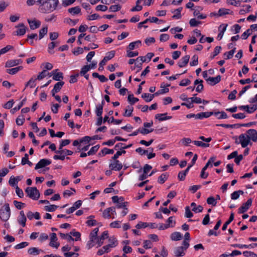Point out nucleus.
I'll list each match as a JSON object with an SVG mask.
<instances>
[{"label":"nucleus","mask_w":257,"mask_h":257,"mask_svg":"<svg viewBox=\"0 0 257 257\" xmlns=\"http://www.w3.org/2000/svg\"><path fill=\"white\" fill-rule=\"evenodd\" d=\"M113 163L109 164V167L111 170L115 171H119L122 168V164L117 160H114Z\"/></svg>","instance_id":"9d476101"},{"label":"nucleus","mask_w":257,"mask_h":257,"mask_svg":"<svg viewBox=\"0 0 257 257\" xmlns=\"http://www.w3.org/2000/svg\"><path fill=\"white\" fill-rule=\"evenodd\" d=\"M185 216L187 218H191L193 216V213L190 210V209L189 206H186L185 207Z\"/></svg>","instance_id":"603ef678"},{"label":"nucleus","mask_w":257,"mask_h":257,"mask_svg":"<svg viewBox=\"0 0 257 257\" xmlns=\"http://www.w3.org/2000/svg\"><path fill=\"white\" fill-rule=\"evenodd\" d=\"M14 103V101L13 99H11L8 101L6 104H4L3 107L6 109H10L13 107V105Z\"/></svg>","instance_id":"bf43d9fd"},{"label":"nucleus","mask_w":257,"mask_h":257,"mask_svg":"<svg viewBox=\"0 0 257 257\" xmlns=\"http://www.w3.org/2000/svg\"><path fill=\"white\" fill-rule=\"evenodd\" d=\"M213 112H202L196 114V119H202L203 118H207L213 115Z\"/></svg>","instance_id":"6ab92c4d"},{"label":"nucleus","mask_w":257,"mask_h":257,"mask_svg":"<svg viewBox=\"0 0 257 257\" xmlns=\"http://www.w3.org/2000/svg\"><path fill=\"white\" fill-rule=\"evenodd\" d=\"M28 245H29V243L28 242L24 241V242H22L19 244H17L15 246V248L17 249H19L23 248L28 246Z\"/></svg>","instance_id":"4d7b16f0"},{"label":"nucleus","mask_w":257,"mask_h":257,"mask_svg":"<svg viewBox=\"0 0 257 257\" xmlns=\"http://www.w3.org/2000/svg\"><path fill=\"white\" fill-rule=\"evenodd\" d=\"M233 139L235 140V143L236 144H240L242 148H245L248 145H252V143L248 138V136L245 134H240L238 138L236 136H234L233 137Z\"/></svg>","instance_id":"f03ea898"},{"label":"nucleus","mask_w":257,"mask_h":257,"mask_svg":"<svg viewBox=\"0 0 257 257\" xmlns=\"http://www.w3.org/2000/svg\"><path fill=\"white\" fill-rule=\"evenodd\" d=\"M193 15L194 16L197 17V18L199 19H204L206 18V15H202V14L200 15L199 13V11H198L197 10H194Z\"/></svg>","instance_id":"864d4df0"},{"label":"nucleus","mask_w":257,"mask_h":257,"mask_svg":"<svg viewBox=\"0 0 257 257\" xmlns=\"http://www.w3.org/2000/svg\"><path fill=\"white\" fill-rule=\"evenodd\" d=\"M251 203L252 199L251 198L248 199L245 203H243L242 206L239 208L238 213H243L246 212L251 205Z\"/></svg>","instance_id":"423d86ee"},{"label":"nucleus","mask_w":257,"mask_h":257,"mask_svg":"<svg viewBox=\"0 0 257 257\" xmlns=\"http://www.w3.org/2000/svg\"><path fill=\"white\" fill-rule=\"evenodd\" d=\"M184 250L185 249H183L182 246H179L176 248L175 253L176 256H183L185 254V253L184 252Z\"/></svg>","instance_id":"7c9ffc66"},{"label":"nucleus","mask_w":257,"mask_h":257,"mask_svg":"<svg viewBox=\"0 0 257 257\" xmlns=\"http://www.w3.org/2000/svg\"><path fill=\"white\" fill-rule=\"evenodd\" d=\"M23 68V67L22 66H20L15 68L7 69V72L10 74L14 75L22 70Z\"/></svg>","instance_id":"a878e982"},{"label":"nucleus","mask_w":257,"mask_h":257,"mask_svg":"<svg viewBox=\"0 0 257 257\" xmlns=\"http://www.w3.org/2000/svg\"><path fill=\"white\" fill-rule=\"evenodd\" d=\"M27 218L25 215L24 211H21L20 212V217L18 219V222L22 225L23 227H25L26 225V222Z\"/></svg>","instance_id":"a211bd4d"},{"label":"nucleus","mask_w":257,"mask_h":257,"mask_svg":"<svg viewBox=\"0 0 257 257\" xmlns=\"http://www.w3.org/2000/svg\"><path fill=\"white\" fill-rule=\"evenodd\" d=\"M221 80V76L218 75L215 77H209L206 79V81L211 85H214L217 83H219Z\"/></svg>","instance_id":"2eb2a0df"},{"label":"nucleus","mask_w":257,"mask_h":257,"mask_svg":"<svg viewBox=\"0 0 257 257\" xmlns=\"http://www.w3.org/2000/svg\"><path fill=\"white\" fill-rule=\"evenodd\" d=\"M170 237L172 240L178 241L182 239V235L179 232H174L171 234Z\"/></svg>","instance_id":"5701e85b"},{"label":"nucleus","mask_w":257,"mask_h":257,"mask_svg":"<svg viewBox=\"0 0 257 257\" xmlns=\"http://www.w3.org/2000/svg\"><path fill=\"white\" fill-rule=\"evenodd\" d=\"M127 99L131 105L134 104L136 102L139 101V99L138 98L134 97L133 94L128 95Z\"/></svg>","instance_id":"a19ab883"},{"label":"nucleus","mask_w":257,"mask_h":257,"mask_svg":"<svg viewBox=\"0 0 257 257\" xmlns=\"http://www.w3.org/2000/svg\"><path fill=\"white\" fill-rule=\"evenodd\" d=\"M155 94H151L147 93H144L142 95V97L144 98L146 102H150L154 97Z\"/></svg>","instance_id":"cd10ccee"},{"label":"nucleus","mask_w":257,"mask_h":257,"mask_svg":"<svg viewBox=\"0 0 257 257\" xmlns=\"http://www.w3.org/2000/svg\"><path fill=\"white\" fill-rule=\"evenodd\" d=\"M58 206L56 205H50L49 206H45L44 207V209L46 211L49 212H53L57 208Z\"/></svg>","instance_id":"79ce46f5"},{"label":"nucleus","mask_w":257,"mask_h":257,"mask_svg":"<svg viewBox=\"0 0 257 257\" xmlns=\"http://www.w3.org/2000/svg\"><path fill=\"white\" fill-rule=\"evenodd\" d=\"M191 83V81L188 79H184L181 81L179 85L181 86H186Z\"/></svg>","instance_id":"774afa93"},{"label":"nucleus","mask_w":257,"mask_h":257,"mask_svg":"<svg viewBox=\"0 0 257 257\" xmlns=\"http://www.w3.org/2000/svg\"><path fill=\"white\" fill-rule=\"evenodd\" d=\"M41 252H43V250L35 247H31L28 250V253L33 255H38Z\"/></svg>","instance_id":"aec40b11"},{"label":"nucleus","mask_w":257,"mask_h":257,"mask_svg":"<svg viewBox=\"0 0 257 257\" xmlns=\"http://www.w3.org/2000/svg\"><path fill=\"white\" fill-rule=\"evenodd\" d=\"M111 211H114L113 208H108L105 209L102 213V216L104 218H110L111 217V214L110 212Z\"/></svg>","instance_id":"c756f323"},{"label":"nucleus","mask_w":257,"mask_h":257,"mask_svg":"<svg viewBox=\"0 0 257 257\" xmlns=\"http://www.w3.org/2000/svg\"><path fill=\"white\" fill-rule=\"evenodd\" d=\"M26 100V98H25L19 104V105H18V106L17 107H15V108H14L13 109H12L11 111L13 112V113H14V112L15 111H17L18 110H19V109H20V108L23 106V105H24V103L25 102Z\"/></svg>","instance_id":"de8ad7c7"},{"label":"nucleus","mask_w":257,"mask_h":257,"mask_svg":"<svg viewBox=\"0 0 257 257\" xmlns=\"http://www.w3.org/2000/svg\"><path fill=\"white\" fill-rule=\"evenodd\" d=\"M51 163V161L48 159H41L36 165L35 169L38 170L39 169L44 168L48 165H49Z\"/></svg>","instance_id":"1a4fd4ad"},{"label":"nucleus","mask_w":257,"mask_h":257,"mask_svg":"<svg viewBox=\"0 0 257 257\" xmlns=\"http://www.w3.org/2000/svg\"><path fill=\"white\" fill-rule=\"evenodd\" d=\"M17 30L15 32V35L23 36L26 32L27 28L23 23H20L16 27Z\"/></svg>","instance_id":"6e6552de"},{"label":"nucleus","mask_w":257,"mask_h":257,"mask_svg":"<svg viewBox=\"0 0 257 257\" xmlns=\"http://www.w3.org/2000/svg\"><path fill=\"white\" fill-rule=\"evenodd\" d=\"M115 55V52L114 51H111L108 52L107 54V55L105 56L103 59L99 63V67L98 68V70L102 71L103 70V66H104L107 61L111 59Z\"/></svg>","instance_id":"39448f33"},{"label":"nucleus","mask_w":257,"mask_h":257,"mask_svg":"<svg viewBox=\"0 0 257 257\" xmlns=\"http://www.w3.org/2000/svg\"><path fill=\"white\" fill-rule=\"evenodd\" d=\"M72 52L74 55L77 56L83 53V49L78 47L74 49Z\"/></svg>","instance_id":"6e6d98bb"},{"label":"nucleus","mask_w":257,"mask_h":257,"mask_svg":"<svg viewBox=\"0 0 257 257\" xmlns=\"http://www.w3.org/2000/svg\"><path fill=\"white\" fill-rule=\"evenodd\" d=\"M37 78L34 79L33 78H31L29 81L26 84L25 87L30 86L31 88H33L36 86V81Z\"/></svg>","instance_id":"f704fd0d"},{"label":"nucleus","mask_w":257,"mask_h":257,"mask_svg":"<svg viewBox=\"0 0 257 257\" xmlns=\"http://www.w3.org/2000/svg\"><path fill=\"white\" fill-rule=\"evenodd\" d=\"M230 10L227 9H220L218 11V13L217 14L218 16H222L225 15L230 14Z\"/></svg>","instance_id":"37998d69"},{"label":"nucleus","mask_w":257,"mask_h":257,"mask_svg":"<svg viewBox=\"0 0 257 257\" xmlns=\"http://www.w3.org/2000/svg\"><path fill=\"white\" fill-rule=\"evenodd\" d=\"M58 0H48L40 5L39 11L42 13H49L56 9L58 5Z\"/></svg>","instance_id":"f257e3e1"},{"label":"nucleus","mask_w":257,"mask_h":257,"mask_svg":"<svg viewBox=\"0 0 257 257\" xmlns=\"http://www.w3.org/2000/svg\"><path fill=\"white\" fill-rule=\"evenodd\" d=\"M68 12L72 15L78 14L81 12V9L79 7H75L68 9Z\"/></svg>","instance_id":"2f4dec72"},{"label":"nucleus","mask_w":257,"mask_h":257,"mask_svg":"<svg viewBox=\"0 0 257 257\" xmlns=\"http://www.w3.org/2000/svg\"><path fill=\"white\" fill-rule=\"evenodd\" d=\"M243 194V191L242 190L234 191L231 194V198L233 200H235L239 198L240 194Z\"/></svg>","instance_id":"72a5a7b5"},{"label":"nucleus","mask_w":257,"mask_h":257,"mask_svg":"<svg viewBox=\"0 0 257 257\" xmlns=\"http://www.w3.org/2000/svg\"><path fill=\"white\" fill-rule=\"evenodd\" d=\"M190 59L189 55H186L182 57L178 62V65L179 67L182 68L187 65Z\"/></svg>","instance_id":"4468645a"},{"label":"nucleus","mask_w":257,"mask_h":257,"mask_svg":"<svg viewBox=\"0 0 257 257\" xmlns=\"http://www.w3.org/2000/svg\"><path fill=\"white\" fill-rule=\"evenodd\" d=\"M50 76H52L53 79L55 81H61V80L63 79V74L62 72H58L56 74L53 72H50Z\"/></svg>","instance_id":"412c9836"},{"label":"nucleus","mask_w":257,"mask_h":257,"mask_svg":"<svg viewBox=\"0 0 257 257\" xmlns=\"http://www.w3.org/2000/svg\"><path fill=\"white\" fill-rule=\"evenodd\" d=\"M193 143L194 145H196L197 146L201 147L203 148H206V147H208L209 146V144L204 143L201 141H193Z\"/></svg>","instance_id":"c03bdc74"},{"label":"nucleus","mask_w":257,"mask_h":257,"mask_svg":"<svg viewBox=\"0 0 257 257\" xmlns=\"http://www.w3.org/2000/svg\"><path fill=\"white\" fill-rule=\"evenodd\" d=\"M148 227V223L147 222H143L142 221H140L136 225V227L137 229H140L142 228H146Z\"/></svg>","instance_id":"680f3d73"},{"label":"nucleus","mask_w":257,"mask_h":257,"mask_svg":"<svg viewBox=\"0 0 257 257\" xmlns=\"http://www.w3.org/2000/svg\"><path fill=\"white\" fill-rule=\"evenodd\" d=\"M108 237V231H105L103 232L101 236L99 237H97V243L98 244L97 247L101 246L103 243V241L105 239L107 238Z\"/></svg>","instance_id":"ddd939ff"},{"label":"nucleus","mask_w":257,"mask_h":257,"mask_svg":"<svg viewBox=\"0 0 257 257\" xmlns=\"http://www.w3.org/2000/svg\"><path fill=\"white\" fill-rule=\"evenodd\" d=\"M48 32V27H45L40 29L39 31V39H42Z\"/></svg>","instance_id":"58836bf2"},{"label":"nucleus","mask_w":257,"mask_h":257,"mask_svg":"<svg viewBox=\"0 0 257 257\" xmlns=\"http://www.w3.org/2000/svg\"><path fill=\"white\" fill-rule=\"evenodd\" d=\"M167 113H158L156 114V119H158L159 121H162L167 119H170L172 118V116H167Z\"/></svg>","instance_id":"f3484780"},{"label":"nucleus","mask_w":257,"mask_h":257,"mask_svg":"<svg viewBox=\"0 0 257 257\" xmlns=\"http://www.w3.org/2000/svg\"><path fill=\"white\" fill-rule=\"evenodd\" d=\"M100 146L99 145H97L91 148V149L87 152L88 156L92 155L95 154L98 150Z\"/></svg>","instance_id":"e433bc0d"},{"label":"nucleus","mask_w":257,"mask_h":257,"mask_svg":"<svg viewBox=\"0 0 257 257\" xmlns=\"http://www.w3.org/2000/svg\"><path fill=\"white\" fill-rule=\"evenodd\" d=\"M235 50H236V48L234 47L231 50L229 51L228 52L224 53V55H226V59H231L234 53H235Z\"/></svg>","instance_id":"3c124183"},{"label":"nucleus","mask_w":257,"mask_h":257,"mask_svg":"<svg viewBox=\"0 0 257 257\" xmlns=\"http://www.w3.org/2000/svg\"><path fill=\"white\" fill-rule=\"evenodd\" d=\"M11 216V210L8 203H6L0 209V219L3 221H7Z\"/></svg>","instance_id":"7ed1b4c3"},{"label":"nucleus","mask_w":257,"mask_h":257,"mask_svg":"<svg viewBox=\"0 0 257 257\" xmlns=\"http://www.w3.org/2000/svg\"><path fill=\"white\" fill-rule=\"evenodd\" d=\"M221 49V46H216L214 49L213 55L210 56V58L213 59L217 56L220 53Z\"/></svg>","instance_id":"8fccbe9b"},{"label":"nucleus","mask_w":257,"mask_h":257,"mask_svg":"<svg viewBox=\"0 0 257 257\" xmlns=\"http://www.w3.org/2000/svg\"><path fill=\"white\" fill-rule=\"evenodd\" d=\"M132 146H133L132 144H130L128 145H125V144H124L123 143H118L116 145H115V146H114V149L116 150H118L119 149V150H124L125 149L131 148Z\"/></svg>","instance_id":"4be33fe9"},{"label":"nucleus","mask_w":257,"mask_h":257,"mask_svg":"<svg viewBox=\"0 0 257 257\" xmlns=\"http://www.w3.org/2000/svg\"><path fill=\"white\" fill-rule=\"evenodd\" d=\"M101 153H102V156L107 154H112L114 153V150L112 149H109L107 148H104L101 150Z\"/></svg>","instance_id":"a18cd8bd"},{"label":"nucleus","mask_w":257,"mask_h":257,"mask_svg":"<svg viewBox=\"0 0 257 257\" xmlns=\"http://www.w3.org/2000/svg\"><path fill=\"white\" fill-rule=\"evenodd\" d=\"M201 22L200 21H197L194 18L191 19L189 21V24L191 27H196L198 25L200 24Z\"/></svg>","instance_id":"052dcab7"},{"label":"nucleus","mask_w":257,"mask_h":257,"mask_svg":"<svg viewBox=\"0 0 257 257\" xmlns=\"http://www.w3.org/2000/svg\"><path fill=\"white\" fill-rule=\"evenodd\" d=\"M111 244H108L103 246L102 248L98 250L97 253V254L99 255H101L103 254L104 252H108L109 251L110 246H111Z\"/></svg>","instance_id":"393cba45"},{"label":"nucleus","mask_w":257,"mask_h":257,"mask_svg":"<svg viewBox=\"0 0 257 257\" xmlns=\"http://www.w3.org/2000/svg\"><path fill=\"white\" fill-rule=\"evenodd\" d=\"M143 0H137L136 2V6L133 8L131 9L132 12H135V11H140L142 10L143 7L142 6L140 5V4L141 3V2Z\"/></svg>","instance_id":"c9c22d12"},{"label":"nucleus","mask_w":257,"mask_h":257,"mask_svg":"<svg viewBox=\"0 0 257 257\" xmlns=\"http://www.w3.org/2000/svg\"><path fill=\"white\" fill-rule=\"evenodd\" d=\"M141 44V41L140 40H138L130 43L127 49H129L130 50H134L135 48H138Z\"/></svg>","instance_id":"b1692460"},{"label":"nucleus","mask_w":257,"mask_h":257,"mask_svg":"<svg viewBox=\"0 0 257 257\" xmlns=\"http://www.w3.org/2000/svg\"><path fill=\"white\" fill-rule=\"evenodd\" d=\"M196 204L194 202H192L191 203V206L193 207L192 211L196 212H201L203 209V207L201 205H198V206H196Z\"/></svg>","instance_id":"bb28decb"},{"label":"nucleus","mask_w":257,"mask_h":257,"mask_svg":"<svg viewBox=\"0 0 257 257\" xmlns=\"http://www.w3.org/2000/svg\"><path fill=\"white\" fill-rule=\"evenodd\" d=\"M168 175L167 174H162L159 178L158 182L160 184H163L168 179Z\"/></svg>","instance_id":"ea45409f"},{"label":"nucleus","mask_w":257,"mask_h":257,"mask_svg":"<svg viewBox=\"0 0 257 257\" xmlns=\"http://www.w3.org/2000/svg\"><path fill=\"white\" fill-rule=\"evenodd\" d=\"M246 136L249 140L253 142L257 141V131L254 129H250L246 131Z\"/></svg>","instance_id":"0eeeda50"},{"label":"nucleus","mask_w":257,"mask_h":257,"mask_svg":"<svg viewBox=\"0 0 257 257\" xmlns=\"http://www.w3.org/2000/svg\"><path fill=\"white\" fill-rule=\"evenodd\" d=\"M182 10V8L180 7L178 9H177L174 10V12H172V13L176 12V14L173 16L172 18L173 19H179L181 18V12Z\"/></svg>","instance_id":"4c0bfd02"},{"label":"nucleus","mask_w":257,"mask_h":257,"mask_svg":"<svg viewBox=\"0 0 257 257\" xmlns=\"http://www.w3.org/2000/svg\"><path fill=\"white\" fill-rule=\"evenodd\" d=\"M25 192L27 196L33 200H38L40 196L39 191L36 187H27L25 189Z\"/></svg>","instance_id":"20e7f679"},{"label":"nucleus","mask_w":257,"mask_h":257,"mask_svg":"<svg viewBox=\"0 0 257 257\" xmlns=\"http://www.w3.org/2000/svg\"><path fill=\"white\" fill-rule=\"evenodd\" d=\"M51 241L49 245L52 246L57 248L59 246V243L56 241L57 240V235L55 233H51L50 234Z\"/></svg>","instance_id":"f8f14e48"},{"label":"nucleus","mask_w":257,"mask_h":257,"mask_svg":"<svg viewBox=\"0 0 257 257\" xmlns=\"http://www.w3.org/2000/svg\"><path fill=\"white\" fill-rule=\"evenodd\" d=\"M103 107L101 105H97L96 106V114L97 116H100L102 115Z\"/></svg>","instance_id":"69168bd1"},{"label":"nucleus","mask_w":257,"mask_h":257,"mask_svg":"<svg viewBox=\"0 0 257 257\" xmlns=\"http://www.w3.org/2000/svg\"><path fill=\"white\" fill-rule=\"evenodd\" d=\"M47 75V71L46 70H43L41 72H40L39 75L37 76L36 78L37 80H41L45 78Z\"/></svg>","instance_id":"13d9d810"},{"label":"nucleus","mask_w":257,"mask_h":257,"mask_svg":"<svg viewBox=\"0 0 257 257\" xmlns=\"http://www.w3.org/2000/svg\"><path fill=\"white\" fill-rule=\"evenodd\" d=\"M207 203L208 204L212 205L213 206H215L217 204L216 199L212 196L209 197L207 199Z\"/></svg>","instance_id":"49530a36"},{"label":"nucleus","mask_w":257,"mask_h":257,"mask_svg":"<svg viewBox=\"0 0 257 257\" xmlns=\"http://www.w3.org/2000/svg\"><path fill=\"white\" fill-rule=\"evenodd\" d=\"M198 56L196 55H194L192 57V61L190 62V65L191 66L197 65L198 64Z\"/></svg>","instance_id":"09e8293b"},{"label":"nucleus","mask_w":257,"mask_h":257,"mask_svg":"<svg viewBox=\"0 0 257 257\" xmlns=\"http://www.w3.org/2000/svg\"><path fill=\"white\" fill-rule=\"evenodd\" d=\"M121 6L119 5H112L109 7V10L112 12H117L120 10Z\"/></svg>","instance_id":"338daca9"},{"label":"nucleus","mask_w":257,"mask_h":257,"mask_svg":"<svg viewBox=\"0 0 257 257\" xmlns=\"http://www.w3.org/2000/svg\"><path fill=\"white\" fill-rule=\"evenodd\" d=\"M64 84V82L63 81H59L56 83L54 86L53 89L51 91L52 95H54V94L59 92Z\"/></svg>","instance_id":"dca6fc26"},{"label":"nucleus","mask_w":257,"mask_h":257,"mask_svg":"<svg viewBox=\"0 0 257 257\" xmlns=\"http://www.w3.org/2000/svg\"><path fill=\"white\" fill-rule=\"evenodd\" d=\"M134 108L131 105H127L125 109V112L123 113V115L124 116H132V112L133 111Z\"/></svg>","instance_id":"c85d7f7f"},{"label":"nucleus","mask_w":257,"mask_h":257,"mask_svg":"<svg viewBox=\"0 0 257 257\" xmlns=\"http://www.w3.org/2000/svg\"><path fill=\"white\" fill-rule=\"evenodd\" d=\"M89 67L87 65L84 66L82 68L80 72V75H84L87 72L89 71Z\"/></svg>","instance_id":"0e129e2a"},{"label":"nucleus","mask_w":257,"mask_h":257,"mask_svg":"<svg viewBox=\"0 0 257 257\" xmlns=\"http://www.w3.org/2000/svg\"><path fill=\"white\" fill-rule=\"evenodd\" d=\"M243 254L245 257H257V254L253 252L245 251L243 252Z\"/></svg>","instance_id":"e2e57ef3"},{"label":"nucleus","mask_w":257,"mask_h":257,"mask_svg":"<svg viewBox=\"0 0 257 257\" xmlns=\"http://www.w3.org/2000/svg\"><path fill=\"white\" fill-rule=\"evenodd\" d=\"M234 219V213H231L230 214V217L229 218V219L223 224L222 229L223 230H225L226 229L227 225L230 223V222L233 220Z\"/></svg>","instance_id":"473e14b6"},{"label":"nucleus","mask_w":257,"mask_h":257,"mask_svg":"<svg viewBox=\"0 0 257 257\" xmlns=\"http://www.w3.org/2000/svg\"><path fill=\"white\" fill-rule=\"evenodd\" d=\"M27 21L31 30L36 29L39 28L41 25V22L38 20H36L35 19L34 20L28 19Z\"/></svg>","instance_id":"9b49d317"},{"label":"nucleus","mask_w":257,"mask_h":257,"mask_svg":"<svg viewBox=\"0 0 257 257\" xmlns=\"http://www.w3.org/2000/svg\"><path fill=\"white\" fill-rule=\"evenodd\" d=\"M60 236L62 238H66L69 241L70 240H74V238H73L71 235L68 234H64L63 233H59Z\"/></svg>","instance_id":"5fc2aeb1"}]
</instances>
